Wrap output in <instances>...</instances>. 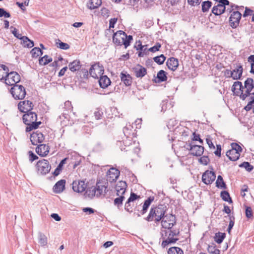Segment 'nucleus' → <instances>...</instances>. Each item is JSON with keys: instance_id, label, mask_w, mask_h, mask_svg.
Returning a JSON list of instances; mask_svg holds the SVG:
<instances>
[{"instance_id": "nucleus-1", "label": "nucleus", "mask_w": 254, "mask_h": 254, "mask_svg": "<svg viewBox=\"0 0 254 254\" xmlns=\"http://www.w3.org/2000/svg\"><path fill=\"white\" fill-rule=\"evenodd\" d=\"M162 230V239L163 241L161 246L163 248H167L169 245L175 243L179 239L175 237L178 236L180 233L179 230L168 229Z\"/></svg>"}, {"instance_id": "nucleus-2", "label": "nucleus", "mask_w": 254, "mask_h": 254, "mask_svg": "<svg viewBox=\"0 0 254 254\" xmlns=\"http://www.w3.org/2000/svg\"><path fill=\"white\" fill-rule=\"evenodd\" d=\"M166 208L163 205L151 208L146 220L148 221H154L156 224L160 222L164 216Z\"/></svg>"}, {"instance_id": "nucleus-3", "label": "nucleus", "mask_w": 254, "mask_h": 254, "mask_svg": "<svg viewBox=\"0 0 254 254\" xmlns=\"http://www.w3.org/2000/svg\"><path fill=\"white\" fill-rule=\"evenodd\" d=\"M37 119V114L33 112H27L23 116V122L27 125L25 129L26 132L37 128L39 125L41 124L40 121L36 122Z\"/></svg>"}, {"instance_id": "nucleus-4", "label": "nucleus", "mask_w": 254, "mask_h": 254, "mask_svg": "<svg viewBox=\"0 0 254 254\" xmlns=\"http://www.w3.org/2000/svg\"><path fill=\"white\" fill-rule=\"evenodd\" d=\"M108 182L105 180H99L96 182L94 188L96 193V197L105 196L107 192Z\"/></svg>"}, {"instance_id": "nucleus-5", "label": "nucleus", "mask_w": 254, "mask_h": 254, "mask_svg": "<svg viewBox=\"0 0 254 254\" xmlns=\"http://www.w3.org/2000/svg\"><path fill=\"white\" fill-rule=\"evenodd\" d=\"M160 221L162 228L171 229L176 223V217L172 214L164 215Z\"/></svg>"}, {"instance_id": "nucleus-6", "label": "nucleus", "mask_w": 254, "mask_h": 254, "mask_svg": "<svg viewBox=\"0 0 254 254\" xmlns=\"http://www.w3.org/2000/svg\"><path fill=\"white\" fill-rule=\"evenodd\" d=\"M10 92L15 99L22 100L26 95L25 88L20 85L15 84L11 88Z\"/></svg>"}, {"instance_id": "nucleus-7", "label": "nucleus", "mask_w": 254, "mask_h": 254, "mask_svg": "<svg viewBox=\"0 0 254 254\" xmlns=\"http://www.w3.org/2000/svg\"><path fill=\"white\" fill-rule=\"evenodd\" d=\"M104 67L99 63H96L92 65L89 72L90 75L94 78H98L104 73Z\"/></svg>"}, {"instance_id": "nucleus-8", "label": "nucleus", "mask_w": 254, "mask_h": 254, "mask_svg": "<svg viewBox=\"0 0 254 254\" xmlns=\"http://www.w3.org/2000/svg\"><path fill=\"white\" fill-rule=\"evenodd\" d=\"M244 87L246 90L244 93H241L240 97L243 100L251 95V92L254 88V80L251 78H248L244 83Z\"/></svg>"}, {"instance_id": "nucleus-9", "label": "nucleus", "mask_w": 254, "mask_h": 254, "mask_svg": "<svg viewBox=\"0 0 254 254\" xmlns=\"http://www.w3.org/2000/svg\"><path fill=\"white\" fill-rule=\"evenodd\" d=\"M36 167L38 172L43 175L47 174L51 169L49 162L45 159L39 161L36 164Z\"/></svg>"}, {"instance_id": "nucleus-10", "label": "nucleus", "mask_w": 254, "mask_h": 254, "mask_svg": "<svg viewBox=\"0 0 254 254\" xmlns=\"http://www.w3.org/2000/svg\"><path fill=\"white\" fill-rule=\"evenodd\" d=\"M20 81V75L15 71H11L7 75L5 78V83L8 85H14Z\"/></svg>"}, {"instance_id": "nucleus-11", "label": "nucleus", "mask_w": 254, "mask_h": 254, "mask_svg": "<svg viewBox=\"0 0 254 254\" xmlns=\"http://www.w3.org/2000/svg\"><path fill=\"white\" fill-rule=\"evenodd\" d=\"M220 3L216 6H214L212 9V12L216 15H220L224 12L226 5L229 4V1L228 0H220Z\"/></svg>"}, {"instance_id": "nucleus-12", "label": "nucleus", "mask_w": 254, "mask_h": 254, "mask_svg": "<svg viewBox=\"0 0 254 254\" xmlns=\"http://www.w3.org/2000/svg\"><path fill=\"white\" fill-rule=\"evenodd\" d=\"M231 12L229 18V22L231 26L233 28H236L239 24L240 20L242 17L241 13L238 11H229Z\"/></svg>"}, {"instance_id": "nucleus-13", "label": "nucleus", "mask_w": 254, "mask_h": 254, "mask_svg": "<svg viewBox=\"0 0 254 254\" xmlns=\"http://www.w3.org/2000/svg\"><path fill=\"white\" fill-rule=\"evenodd\" d=\"M74 191L81 193L84 191L87 188V185L84 181L75 180L72 184Z\"/></svg>"}, {"instance_id": "nucleus-14", "label": "nucleus", "mask_w": 254, "mask_h": 254, "mask_svg": "<svg viewBox=\"0 0 254 254\" xmlns=\"http://www.w3.org/2000/svg\"><path fill=\"white\" fill-rule=\"evenodd\" d=\"M45 137L43 133L39 131L33 132L30 135L31 142L34 145H37L39 143H42Z\"/></svg>"}, {"instance_id": "nucleus-15", "label": "nucleus", "mask_w": 254, "mask_h": 254, "mask_svg": "<svg viewBox=\"0 0 254 254\" xmlns=\"http://www.w3.org/2000/svg\"><path fill=\"white\" fill-rule=\"evenodd\" d=\"M33 107V103L29 100H25L20 102L18 104L19 110L23 113L30 112Z\"/></svg>"}, {"instance_id": "nucleus-16", "label": "nucleus", "mask_w": 254, "mask_h": 254, "mask_svg": "<svg viewBox=\"0 0 254 254\" xmlns=\"http://www.w3.org/2000/svg\"><path fill=\"white\" fill-rule=\"evenodd\" d=\"M215 178L216 175L214 172L208 170L205 171L202 176V181L206 185L211 184Z\"/></svg>"}, {"instance_id": "nucleus-17", "label": "nucleus", "mask_w": 254, "mask_h": 254, "mask_svg": "<svg viewBox=\"0 0 254 254\" xmlns=\"http://www.w3.org/2000/svg\"><path fill=\"white\" fill-rule=\"evenodd\" d=\"M188 148L190 151V154L193 156H200L204 152V147L201 145H194L192 143L189 144Z\"/></svg>"}, {"instance_id": "nucleus-18", "label": "nucleus", "mask_w": 254, "mask_h": 254, "mask_svg": "<svg viewBox=\"0 0 254 254\" xmlns=\"http://www.w3.org/2000/svg\"><path fill=\"white\" fill-rule=\"evenodd\" d=\"M120 175V171L114 168H111L107 173V182H113L116 181Z\"/></svg>"}, {"instance_id": "nucleus-19", "label": "nucleus", "mask_w": 254, "mask_h": 254, "mask_svg": "<svg viewBox=\"0 0 254 254\" xmlns=\"http://www.w3.org/2000/svg\"><path fill=\"white\" fill-rule=\"evenodd\" d=\"M127 187V185L125 181H121L118 182L115 187L117 195L118 196H120V194L124 195L126 191Z\"/></svg>"}, {"instance_id": "nucleus-20", "label": "nucleus", "mask_w": 254, "mask_h": 254, "mask_svg": "<svg viewBox=\"0 0 254 254\" xmlns=\"http://www.w3.org/2000/svg\"><path fill=\"white\" fill-rule=\"evenodd\" d=\"M36 152L40 156H46L49 152V147L45 144H40L36 147Z\"/></svg>"}, {"instance_id": "nucleus-21", "label": "nucleus", "mask_w": 254, "mask_h": 254, "mask_svg": "<svg viewBox=\"0 0 254 254\" xmlns=\"http://www.w3.org/2000/svg\"><path fill=\"white\" fill-rule=\"evenodd\" d=\"M120 77L122 82H123L126 86H129L131 85L132 83V77L127 72H122Z\"/></svg>"}, {"instance_id": "nucleus-22", "label": "nucleus", "mask_w": 254, "mask_h": 254, "mask_svg": "<svg viewBox=\"0 0 254 254\" xmlns=\"http://www.w3.org/2000/svg\"><path fill=\"white\" fill-rule=\"evenodd\" d=\"M123 36H126V33L121 30H119L116 33H114L113 36V42L117 45H122L123 44V41L122 40L121 37H123Z\"/></svg>"}, {"instance_id": "nucleus-23", "label": "nucleus", "mask_w": 254, "mask_h": 254, "mask_svg": "<svg viewBox=\"0 0 254 254\" xmlns=\"http://www.w3.org/2000/svg\"><path fill=\"white\" fill-rule=\"evenodd\" d=\"M65 180L59 181L53 187V191L57 193H61L65 189Z\"/></svg>"}, {"instance_id": "nucleus-24", "label": "nucleus", "mask_w": 254, "mask_h": 254, "mask_svg": "<svg viewBox=\"0 0 254 254\" xmlns=\"http://www.w3.org/2000/svg\"><path fill=\"white\" fill-rule=\"evenodd\" d=\"M230 77L234 80L240 79L242 73H243V67L241 65L237 66V68L234 69L233 71H230Z\"/></svg>"}, {"instance_id": "nucleus-25", "label": "nucleus", "mask_w": 254, "mask_h": 254, "mask_svg": "<svg viewBox=\"0 0 254 254\" xmlns=\"http://www.w3.org/2000/svg\"><path fill=\"white\" fill-rule=\"evenodd\" d=\"M166 64L170 69L175 71L178 67L179 62L177 59L172 57L168 59Z\"/></svg>"}, {"instance_id": "nucleus-26", "label": "nucleus", "mask_w": 254, "mask_h": 254, "mask_svg": "<svg viewBox=\"0 0 254 254\" xmlns=\"http://www.w3.org/2000/svg\"><path fill=\"white\" fill-rule=\"evenodd\" d=\"M99 78V83L101 88H106L110 85L111 81L107 75H102Z\"/></svg>"}, {"instance_id": "nucleus-27", "label": "nucleus", "mask_w": 254, "mask_h": 254, "mask_svg": "<svg viewBox=\"0 0 254 254\" xmlns=\"http://www.w3.org/2000/svg\"><path fill=\"white\" fill-rule=\"evenodd\" d=\"M226 155L230 160L235 161L239 159L240 153L235 151L234 149H230L226 152Z\"/></svg>"}, {"instance_id": "nucleus-28", "label": "nucleus", "mask_w": 254, "mask_h": 254, "mask_svg": "<svg viewBox=\"0 0 254 254\" xmlns=\"http://www.w3.org/2000/svg\"><path fill=\"white\" fill-rule=\"evenodd\" d=\"M20 40H21V44L24 47L30 48L33 47L34 45V42L25 36H23Z\"/></svg>"}, {"instance_id": "nucleus-29", "label": "nucleus", "mask_w": 254, "mask_h": 254, "mask_svg": "<svg viewBox=\"0 0 254 254\" xmlns=\"http://www.w3.org/2000/svg\"><path fill=\"white\" fill-rule=\"evenodd\" d=\"M9 69L4 64H0V80H5L8 74Z\"/></svg>"}, {"instance_id": "nucleus-30", "label": "nucleus", "mask_w": 254, "mask_h": 254, "mask_svg": "<svg viewBox=\"0 0 254 254\" xmlns=\"http://www.w3.org/2000/svg\"><path fill=\"white\" fill-rule=\"evenodd\" d=\"M68 67L69 69L72 72L78 70L81 67L80 61L79 60L73 61L72 62L69 63Z\"/></svg>"}, {"instance_id": "nucleus-31", "label": "nucleus", "mask_w": 254, "mask_h": 254, "mask_svg": "<svg viewBox=\"0 0 254 254\" xmlns=\"http://www.w3.org/2000/svg\"><path fill=\"white\" fill-rule=\"evenodd\" d=\"M84 195L86 197L92 199L94 197H96V193L94 186L87 188Z\"/></svg>"}, {"instance_id": "nucleus-32", "label": "nucleus", "mask_w": 254, "mask_h": 254, "mask_svg": "<svg viewBox=\"0 0 254 254\" xmlns=\"http://www.w3.org/2000/svg\"><path fill=\"white\" fill-rule=\"evenodd\" d=\"M134 72L136 77H142L146 74V69L145 68L140 66L138 68H135Z\"/></svg>"}, {"instance_id": "nucleus-33", "label": "nucleus", "mask_w": 254, "mask_h": 254, "mask_svg": "<svg viewBox=\"0 0 254 254\" xmlns=\"http://www.w3.org/2000/svg\"><path fill=\"white\" fill-rule=\"evenodd\" d=\"M101 3V0H90L88 6L89 9H94L98 8Z\"/></svg>"}, {"instance_id": "nucleus-34", "label": "nucleus", "mask_w": 254, "mask_h": 254, "mask_svg": "<svg viewBox=\"0 0 254 254\" xmlns=\"http://www.w3.org/2000/svg\"><path fill=\"white\" fill-rule=\"evenodd\" d=\"M225 236L226 234L224 233H216L214 237V240L218 244H221L225 238Z\"/></svg>"}, {"instance_id": "nucleus-35", "label": "nucleus", "mask_w": 254, "mask_h": 254, "mask_svg": "<svg viewBox=\"0 0 254 254\" xmlns=\"http://www.w3.org/2000/svg\"><path fill=\"white\" fill-rule=\"evenodd\" d=\"M38 242L42 246H45L47 244V238L45 235L42 233L38 234Z\"/></svg>"}, {"instance_id": "nucleus-36", "label": "nucleus", "mask_w": 254, "mask_h": 254, "mask_svg": "<svg viewBox=\"0 0 254 254\" xmlns=\"http://www.w3.org/2000/svg\"><path fill=\"white\" fill-rule=\"evenodd\" d=\"M216 186L221 189H226V185L221 176L219 175L216 182Z\"/></svg>"}, {"instance_id": "nucleus-37", "label": "nucleus", "mask_w": 254, "mask_h": 254, "mask_svg": "<svg viewBox=\"0 0 254 254\" xmlns=\"http://www.w3.org/2000/svg\"><path fill=\"white\" fill-rule=\"evenodd\" d=\"M153 200V198L151 197L148 198L144 202L142 209L141 210L142 214H144L147 211V210L150 205L151 202Z\"/></svg>"}, {"instance_id": "nucleus-38", "label": "nucleus", "mask_w": 254, "mask_h": 254, "mask_svg": "<svg viewBox=\"0 0 254 254\" xmlns=\"http://www.w3.org/2000/svg\"><path fill=\"white\" fill-rule=\"evenodd\" d=\"M121 39L123 41V44L124 45L126 48L130 45V41L133 39L132 36L129 35L127 36L126 34V36H123V37H121Z\"/></svg>"}, {"instance_id": "nucleus-39", "label": "nucleus", "mask_w": 254, "mask_h": 254, "mask_svg": "<svg viewBox=\"0 0 254 254\" xmlns=\"http://www.w3.org/2000/svg\"><path fill=\"white\" fill-rule=\"evenodd\" d=\"M168 254H184L183 251L178 247H171L168 251Z\"/></svg>"}, {"instance_id": "nucleus-40", "label": "nucleus", "mask_w": 254, "mask_h": 254, "mask_svg": "<svg viewBox=\"0 0 254 254\" xmlns=\"http://www.w3.org/2000/svg\"><path fill=\"white\" fill-rule=\"evenodd\" d=\"M33 58H37L43 54V52L40 48L35 47L30 52Z\"/></svg>"}, {"instance_id": "nucleus-41", "label": "nucleus", "mask_w": 254, "mask_h": 254, "mask_svg": "<svg viewBox=\"0 0 254 254\" xmlns=\"http://www.w3.org/2000/svg\"><path fill=\"white\" fill-rule=\"evenodd\" d=\"M52 61V59L48 56L45 55L39 59V64L40 65H46Z\"/></svg>"}, {"instance_id": "nucleus-42", "label": "nucleus", "mask_w": 254, "mask_h": 254, "mask_svg": "<svg viewBox=\"0 0 254 254\" xmlns=\"http://www.w3.org/2000/svg\"><path fill=\"white\" fill-rule=\"evenodd\" d=\"M221 197L222 199L225 201H227L229 203L232 202V199L230 196L229 193L227 191H222L221 192Z\"/></svg>"}, {"instance_id": "nucleus-43", "label": "nucleus", "mask_w": 254, "mask_h": 254, "mask_svg": "<svg viewBox=\"0 0 254 254\" xmlns=\"http://www.w3.org/2000/svg\"><path fill=\"white\" fill-rule=\"evenodd\" d=\"M243 88L244 87L241 82L236 81L234 83L232 86V91L233 92H235L236 89H238L239 91L242 92V89H243Z\"/></svg>"}, {"instance_id": "nucleus-44", "label": "nucleus", "mask_w": 254, "mask_h": 254, "mask_svg": "<svg viewBox=\"0 0 254 254\" xmlns=\"http://www.w3.org/2000/svg\"><path fill=\"white\" fill-rule=\"evenodd\" d=\"M208 252L212 254H220V251L216 248V246L213 244L209 245L207 248Z\"/></svg>"}, {"instance_id": "nucleus-45", "label": "nucleus", "mask_w": 254, "mask_h": 254, "mask_svg": "<svg viewBox=\"0 0 254 254\" xmlns=\"http://www.w3.org/2000/svg\"><path fill=\"white\" fill-rule=\"evenodd\" d=\"M157 77L159 81H165L167 78L166 72L163 70H161L158 72Z\"/></svg>"}, {"instance_id": "nucleus-46", "label": "nucleus", "mask_w": 254, "mask_h": 254, "mask_svg": "<svg viewBox=\"0 0 254 254\" xmlns=\"http://www.w3.org/2000/svg\"><path fill=\"white\" fill-rule=\"evenodd\" d=\"M56 45L58 48L63 50H67L69 48V46L68 44L62 42L60 40L56 42Z\"/></svg>"}, {"instance_id": "nucleus-47", "label": "nucleus", "mask_w": 254, "mask_h": 254, "mask_svg": "<svg viewBox=\"0 0 254 254\" xmlns=\"http://www.w3.org/2000/svg\"><path fill=\"white\" fill-rule=\"evenodd\" d=\"M119 197L115 198L114 199V203L115 205L119 207L120 206H121L123 204V201L125 199V196L124 195L120 194Z\"/></svg>"}, {"instance_id": "nucleus-48", "label": "nucleus", "mask_w": 254, "mask_h": 254, "mask_svg": "<svg viewBox=\"0 0 254 254\" xmlns=\"http://www.w3.org/2000/svg\"><path fill=\"white\" fill-rule=\"evenodd\" d=\"M165 59V57L162 54L159 56L155 57L153 58L154 61L159 64H163Z\"/></svg>"}, {"instance_id": "nucleus-49", "label": "nucleus", "mask_w": 254, "mask_h": 254, "mask_svg": "<svg viewBox=\"0 0 254 254\" xmlns=\"http://www.w3.org/2000/svg\"><path fill=\"white\" fill-rule=\"evenodd\" d=\"M239 167L245 168L249 172H251L254 169L253 166L248 162H243L239 165Z\"/></svg>"}, {"instance_id": "nucleus-50", "label": "nucleus", "mask_w": 254, "mask_h": 254, "mask_svg": "<svg viewBox=\"0 0 254 254\" xmlns=\"http://www.w3.org/2000/svg\"><path fill=\"white\" fill-rule=\"evenodd\" d=\"M132 127L131 125L127 126L123 128L124 133L127 137H128L132 132Z\"/></svg>"}, {"instance_id": "nucleus-51", "label": "nucleus", "mask_w": 254, "mask_h": 254, "mask_svg": "<svg viewBox=\"0 0 254 254\" xmlns=\"http://www.w3.org/2000/svg\"><path fill=\"white\" fill-rule=\"evenodd\" d=\"M211 2L209 1H206L203 2L202 4V10L203 12H205L208 10L209 8L211 6Z\"/></svg>"}, {"instance_id": "nucleus-52", "label": "nucleus", "mask_w": 254, "mask_h": 254, "mask_svg": "<svg viewBox=\"0 0 254 254\" xmlns=\"http://www.w3.org/2000/svg\"><path fill=\"white\" fill-rule=\"evenodd\" d=\"M10 29L11 33L17 39H20L23 37V36H22L21 34H19L17 32V30L16 28L13 26H11Z\"/></svg>"}, {"instance_id": "nucleus-53", "label": "nucleus", "mask_w": 254, "mask_h": 254, "mask_svg": "<svg viewBox=\"0 0 254 254\" xmlns=\"http://www.w3.org/2000/svg\"><path fill=\"white\" fill-rule=\"evenodd\" d=\"M161 47V45L159 43H157L153 47L148 49V51H149L152 53H154L156 51H158Z\"/></svg>"}, {"instance_id": "nucleus-54", "label": "nucleus", "mask_w": 254, "mask_h": 254, "mask_svg": "<svg viewBox=\"0 0 254 254\" xmlns=\"http://www.w3.org/2000/svg\"><path fill=\"white\" fill-rule=\"evenodd\" d=\"M231 149H234L235 151L241 153L242 151V147L237 143H232L231 144Z\"/></svg>"}, {"instance_id": "nucleus-55", "label": "nucleus", "mask_w": 254, "mask_h": 254, "mask_svg": "<svg viewBox=\"0 0 254 254\" xmlns=\"http://www.w3.org/2000/svg\"><path fill=\"white\" fill-rule=\"evenodd\" d=\"M2 16L8 18L10 16V14L9 12H6L3 8H0V17Z\"/></svg>"}, {"instance_id": "nucleus-56", "label": "nucleus", "mask_w": 254, "mask_h": 254, "mask_svg": "<svg viewBox=\"0 0 254 254\" xmlns=\"http://www.w3.org/2000/svg\"><path fill=\"white\" fill-rule=\"evenodd\" d=\"M140 196L139 195H137L135 193L133 192H131L130 197L127 199L128 200V202H133L134 200H136L137 199L139 198Z\"/></svg>"}, {"instance_id": "nucleus-57", "label": "nucleus", "mask_w": 254, "mask_h": 254, "mask_svg": "<svg viewBox=\"0 0 254 254\" xmlns=\"http://www.w3.org/2000/svg\"><path fill=\"white\" fill-rule=\"evenodd\" d=\"M234 217H230V222H229V226H228V232L229 233H230L232 228H233V227L234 226Z\"/></svg>"}, {"instance_id": "nucleus-58", "label": "nucleus", "mask_w": 254, "mask_h": 254, "mask_svg": "<svg viewBox=\"0 0 254 254\" xmlns=\"http://www.w3.org/2000/svg\"><path fill=\"white\" fill-rule=\"evenodd\" d=\"M101 14L104 17H108L109 16V10L106 7H102L101 9Z\"/></svg>"}, {"instance_id": "nucleus-59", "label": "nucleus", "mask_w": 254, "mask_h": 254, "mask_svg": "<svg viewBox=\"0 0 254 254\" xmlns=\"http://www.w3.org/2000/svg\"><path fill=\"white\" fill-rule=\"evenodd\" d=\"M209 161V159L206 156H203L199 159V162L203 165H207Z\"/></svg>"}, {"instance_id": "nucleus-60", "label": "nucleus", "mask_w": 254, "mask_h": 254, "mask_svg": "<svg viewBox=\"0 0 254 254\" xmlns=\"http://www.w3.org/2000/svg\"><path fill=\"white\" fill-rule=\"evenodd\" d=\"M201 0H188L189 4L191 5H199Z\"/></svg>"}, {"instance_id": "nucleus-61", "label": "nucleus", "mask_w": 254, "mask_h": 254, "mask_svg": "<svg viewBox=\"0 0 254 254\" xmlns=\"http://www.w3.org/2000/svg\"><path fill=\"white\" fill-rule=\"evenodd\" d=\"M246 215L248 218H251L252 217V210L250 207H247L246 208Z\"/></svg>"}, {"instance_id": "nucleus-62", "label": "nucleus", "mask_w": 254, "mask_h": 254, "mask_svg": "<svg viewBox=\"0 0 254 254\" xmlns=\"http://www.w3.org/2000/svg\"><path fill=\"white\" fill-rule=\"evenodd\" d=\"M118 19L117 18H111L109 21V28H113L115 26V24L116 23Z\"/></svg>"}, {"instance_id": "nucleus-63", "label": "nucleus", "mask_w": 254, "mask_h": 254, "mask_svg": "<svg viewBox=\"0 0 254 254\" xmlns=\"http://www.w3.org/2000/svg\"><path fill=\"white\" fill-rule=\"evenodd\" d=\"M29 160L31 162H33V161L38 159V157L35 154H34L32 151H29Z\"/></svg>"}, {"instance_id": "nucleus-64", "label": "nucleus", "mask_w": 254, "mask_h": 254, "mask_svg": "<svg viewBox=\"0 0 254 254\" xmlns=\"http://www.w3.org/2000/svg\"><path fill=\"white\" fill-rule=\"evenodd\" d=\"M94 114V116H95V118L97 120H99V119H101V117H102V116L103 115V113L99 110H97V111H95Z\"/></svg>"}]
</instances>
